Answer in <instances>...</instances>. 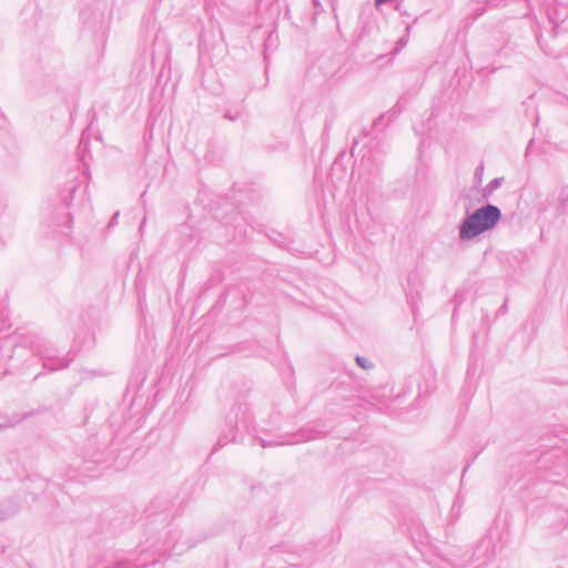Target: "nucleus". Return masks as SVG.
Instances as JSON below:
<instances>
[{"label":"nucleus","mask_w":568,"mask_h":568,"mask_svg":"<svg viewBox=\"0 0 568 568\" xmlns=\"http://www.w3.org/2000/svg\"><path fill=\"white\" fill-rule=\"evenodd\" d=\"M505 0H473L476 4H485L488 8H496L501 4Z\"/></svg>","instance_id":"nucleus-7"},{"label":"nucleus","mask_w":568,"mask_h":568,"mask_svg":"<svg viewBox=\"0 0 568 568\" xmlns=\"http://www.w3.org/2000/svg\"><path fill=\"white\" fill-rule=\"evenodd\" d=\"M4 361L21 362V368H28L33 363L41 362L44 368L57 371L68 367L72 358L59 356L57 351L49 346H36L28 349L26 345L7 336L6 338L0 337V365Z\"/></svg>","instance_id":"nucleus-1"},{"label":"nucleus","mask_w":568,"mask_h":568,"mask_svg":"<svg viewBox=\"0 0 568 568\" xmlns=\"http://www.w3.org/2000/svg\"><path fill=\"white\" fill-rule=\"evenodd\" d=\"M160 40H159V36L155 37V43H158Z\"/></svg>","instance_id":"nucleus-19"},{"label":"nucleus","mask_w":568,"mask_h":568,"mask_svg":"<svg viewBox=\"0 0 568 568\" xmlns=\"http://www.w3.org/2000/svg\"><path fill=\"white\" fill-rule=\"evenodd\" d=\"M504 179L503 178H496V179H493L485 187V192L490 194L493 193L495 190H497L498 187H500L501 183H503Z\"/></svg>","instance_id":"nucleus-6"},{"label":"nucleus","mask_w":568,"mask_h":568,"mask_svg":"<svg viewBox=\"0 0 568 568\" xmlns=\"http://www.w3.org/2000/svg\"><path fill=\"white\" fill-rule=\"evenodd\" d=\"M6 517V515H0V520L4 519Z\"/></svg>","instance_id":"nucleus-18"},{"label":"nucleus","mask_w":568,"mask_h":568,"mask_svg":"<svg viewBox=\"0 0 568 568\" xmlns=\"http://www.w3.org/2000/svg\"><path fill=\"white\" fill-rule=\"evenodd\" d=\"M382 121H383V116L377 118V119L374 121V126L379 125V123H381Z\"/></svg>","instance_id":"nucleus-15"},{"label":"nucleus","mask_w":568,"mask_h":568,"mask_svg":"<svg viewBox=\"0 0 568 568\" xmlns=\"http://www.w3.org/2000/svg\"><path fill=\"white\" fill-rule=\"evenodd\" d=\"M313 4H314V7H315V9H316V10H317V9H321V10H322V7H321V3H320V1H318V0H313Z\"/></svg>","instance_id":"nucleus-12"},{"label":"nucleus","mask_w":568,"mask_h":568,"mask_svg":"<svg viewBox=\"0 0 568 568\" xmlns=\"http://www.w3.org/2000/svg\"><path fill=\"white\" fill-rule=\"evenodd\" d=\"M316 436L313 435V434H307L305 435L304 432H301V433H297V434H293V435H288L284 440L282 442H270V440H265L263 438H256V440H258L260 445L263 447V448H266V447H272V446H277V445H293V444H298V443H302V442H305V440H308V439H313L315 438Z\"/></svg>","instance_id":"nucleus-4"},{"label":"nucleus","mask_w":568,"mask_h":568,"mask_svg":"<svg viewBox=\"0 0 568 568\" xmlns=\"http://www.w3.org/2000/svg\"><path fill=\"white\" fill-rule=\"evenodd\" d=\"M224 118H225V119H229V120H231V121H233V120H234V116H233V115H231L230 113H225Z\"/></svg>","instance_id":"nucleus-16"},{"label":"nucleus","mask_w":568,"mask_h":568,"mask_svg":"<svg viewBox=\"0 0 568 568\" xmlns=\"http://www.w3.org/2000/svg\"><path fill=\"white\" fill-rule=\"evenodd\" d=\"M355 361H356L357 365L364 369H369L373 367V363L369 359H367L366 357L357 355L355 357Z\"/></svg>","instance_id":"nucleus-8"},{"label":"nucleus","mask_w":568,"mask_h":568,"mask_svg":"<svg viewBox=\"0 0 568 568\" xmlns=\"http://www.w3.org/2000/svg\"><path fill=\"white\" fill-rule=\"evenodd\" d=\"M63 219L65 220V225H64V227H65V229H70V225H69V224L71 223V216H70V214H64V215H63Z\"/></svg>","instance_id":"nucleus-9"},{"label":"nucleus","mask_w":568,"mask_h":568,"mask_svg":"<svg viewBox=\"0 0 568 568\" xmlns=\"http://www.w3.org/2000/svg\"><path fill=\"white\" fill-rule=\"evenodd\" d=\"M506 308H507V304L505 302L504 305L498 310V313L499 314L505 313Z\"/></svg>","instance_id":"nucleus-14"},{"label":"nucleus","mask_w":568,"mask_h":568,"mask_svg":"<svg viewBox=\"0 0 568 568\" xmlns=\"http://www.w3.org/2000/svg\"><path fill=\"white\" fill-rule=\"evenodd\" d=\"M11 326L8 316V305L6 298L0 296V333L4 329H9Z\"/></svg>","instance_id":"nucleus-5"},{"label":"nucleus","mask_w":568,"mask_h":568,"mask_svg":"<svg viewBox=\"0 0 568 568\" xmlns=\"http://www.w3.org/2000/svg\"><path fill=\"white\" fill-rule=\"evenodd\" d=\"M91 462H92V463L98 464V463H100V462H101V458H100V457H98V456H94V455H93V456L91 457Z\"/></svg>","instance_id":"nucleus-13"},{"label":"nucleus","mask_w":568,"mask_h":568,"mask_svg":"<svg viewBox=\"0 0 568 568\" xmlns=\"http://www.w3.org/2000/svg\"><path fill=\"white\" fill-rule=\"evenodd\" d=\"M475 11H476V18H477V17H480L485 12V8L475 9Z\"/></svg>","instance_id":"nucleus-11"},{"label":"nucleus","mask_w":568,"mask_h":568,"mask_svg":"<svg viewBox=\"0 0 568 568\" xmlns=\"http://www.w3.org/2000/svg\"><path fill=\"white\" fill-rule=\"evenodd\" d=\"M118 217H119V212H116V213L111 217L109 225H110V226H113V225L116 223Z\"/></svg>","instance_id":"nucleus-10"},{"label":"nucleus","mask_w":568,"mask_h":568,"mask_svg":"<svg viewBox=\"0 0 568 568\" xmlns=\"http://www.w3.org/2000/svg\"><path fill=\"white\" fill-rule=\"evenodd\" d=\"M501 219V211L494 204H486L467 215L458 229L462 242L473 240L494 229Z\"/></svg>","instance_id":"nucleus-2"},{"label":"nucleus","mask_w":568,"mask_h":568,"mask_svg":"<svg viewBox=\"0 0 568 568\" xmlns=\"http://www.w3.org/2000/svg\"><path fill=\"white\" fill-rule=\"evenodd\" d=\"M357 144H358V140H357V139H355V140H354V146L352 148V153H354V151H355V146H356Z\"/></svg>","instance_id":"nucleus-17"},{"label":"nucleus","mask_w":568,"mask_h":568,"mask_svg":"<svg viewBox=\"0 0 568 568\" xmlns=\"http://www.w3.org/2000/svg\"><path fill=\"white\" fill-rule=\"evenodd\" d=\"M253 424V415L246 403H239L231 408L226 415L227 432L219 438L213 450L224 446L226 443L242 442L244 434L248 433Z\"/></svg>","instance_id":"nucleus-3"}]
</instances>
